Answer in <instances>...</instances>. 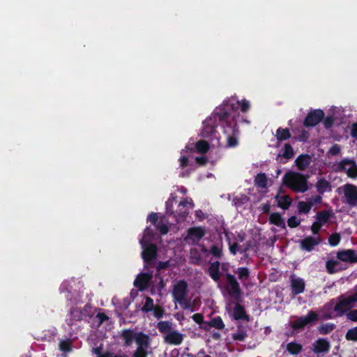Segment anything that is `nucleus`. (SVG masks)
Returning <instances> with one entry per match:
<instances>
[{
    "instance_id": "f257e3e1",
    "label": "nucleus",
    "mask_w": 357,
    "mask_h": 357,
    "mask_svg": "<svg viewBox=\"0 0 357 357\" xmlns=\"http://www.w3.org/2000/svg\"><path fill=\"white\" fill-rule=\"evenodd\" d=\"M337 300V302L335 305H334L335 301L334 298L324 305V310L328 311L324 314V319H328L334 317L331 310L336 312V317H342L354 306L349 296L345 297L344 295H340Z\"/></svg>"
},
{
    "instance_id": "f03ea898",
    "label": "nucleus",
    "mask_w": 357,
    "mask_h": 357,
    "mask_svg": "<svg viewBox=\"0 0 357 357\" xmlns=\"http://www.w3.org/2000/svg\"><path fill=\"white\" fill-rule=\"evenodd\" d=\"M307 178L301 173L289 171L284 174L283 183L296 192H305L309 189Z\"/></svg>"
},
{
    "instance_id": "7ed1b4c3",
    "label": "nucleus",
    "mask_w": 357,
    "mask_h": 357,
    "mask_svg": "<svg viewBox=\"0 0 357 357\" xmlns=\"http://www.w3.org/2000/svg\"><path fill=\"white\" fill-rule=\"evenodd\" d=\"M140 243L143 248L142 258L144 262L146 264L152 265L158 255V247L156 245L146 242L144 239L140 241Z\"/></svg>"
},
{
    "instance_id": "20e7f679",
    "label": "nucleus",
    "mask_w": 357,
    "mask_h": 357,
    "mask_svg": "<svg viewBox=\"0 0 357 357\" xmlns=\"http://www.w3.org/2000/svg\"><path fill=\"white\" fill-rule=\"evenodd\" d=\"M319 320L318 314L313 310L308 312L306 316H301L294 320L291 324V328L295 331L303 329L309 324H313Z\"/></svg>"
},
{
    "instance_id": "39448f33",
    "label": "nucleus",
    "mask_w": 357,
    "mask_h": 357,
    "mask_svg": "<svg viewBox=\"0 0 357 357\" xmlns=\"http://www.w3.org/2000/svg\"><path fill=\"white\" fill-rule=\"evenodd\" d=\"M184 241L188 244L197 245L206 234V229L202 227H190L186 231Z\"/></svg>"
},
{
    "instance_id": "423d86ee",
    "label": "nucleus",
    "mask_w": 357,
    "mask_h": 357,
    "mask_svg": "<svg viewBox=\"0 0 357 357\" xmlns=\"http://www.w3.org/2000/svg\"><path fill=\"white\" fill-rule=\"evenodd\" d=\"M227 286V289L231 297L239 301L241 297V289L236 278L231 273H226L225 275Z\"/></svg>"
},
{
    "instance_id": "0eeeda50",
    "label": "nucleus",
    "mask_w": 357,
    "mask_h": 357,
    "mask_svg": "<svg viewBox=\"0 0 357 357\" xmlns=\"http://www.w3.org/2000/svg\"><path fill=\"white\" fill-rule=\"evenodd\" d=\"M188 294V283L184 280H181L174 285L172 290V296L174 300L178 303H182L185 301V298Z\"/></svg>"
},
{
    "instance_id": "6e6552de",
    "label": "nucleus",
    "mask_w": 357,
    "mask_h": 357,
    "mask_svg": "<svg viewBox=\"0 0 357 357\" xmlns=\"http://www.w3.org/2000/svg\"><path fill=\"white\" fill-rule=\"evenodd\" d=\"M324 117V112L322 109H316L310 110L303 121L305 128L314 127L318 125Z\"/></svg>"
},
{
    "instance_id": "1a4fd4ad",
    "label": "nucleus",
    "mask_w": 357,
    "mask_h": 357,
    "mask_svg": "<svg viewBox=\"0 0 357 357\" xmlns=\"http://www.w3.org/2000/svg\"><path fill=\"white\" fill-rule=\"evenodd\" d=\"M340 172H347V176L351 178H357V164L355 160L344 158L338 164Z\"/></svg>"
},
{
    "instance_id": "9d476101",
    "label": "nucleus",
    "mask_w": 357,
    "mask_h": 357,
    "mask_svg": "<svg viewBox=\"0 0 357 357\" xmlns=\"http://www.w3.org/2000/svg\"><path fill=\"white\" fill-rule=\"evenodd\" d=\"M344 196L346 202L351 207L357 205V187L353 184H345L343 186Z\"/></svg>"
},
{
    "instance_id": "9b49d317",
    "label": "nucleus",
    "mask_w": 357,
    "mask_h": 357,
    "mask_svg": "<svg viewBox=\"0 0 357 357\" xmlns=\"http://www.w3.org/2000/svg\"><path fill=\"white\" fill-rule=\"evenodd\" d=\"M153 278V273H142L139 274L134 282V285L139 289V291L146 289Z\"/></svg>"
},
{
    "instance_id": "f8f14e48",
    "label": "nucleus",
    "mask_w": 357,
    "mask_h": 357,
    "mask_svg": "<svg viewBox=\"0 0 357 357\" xmlns=\"http://www.w3.org/2000/svg\"><path fill=\"white\" fill-rule=\"evenodd\" d=\"M330 349V342L326 338L319 337L312 344V351L315 354H326Z\"/></svg>"
},
{
    "instance_id": "ddd939ff",
    "label": "nucleus",
    "mask_w": 357,
    "mask_h": 357,
    "mask_svg": "<svg viewBox=\"0 0 357 357\" xmlns=\"http://www.w3.org/2000/svg\"><path fill=\"white\" fill-rule=\"evenodd\" d=\"M217 124L212 117L203 122L202 136L204 138L211 137L215 135Z\"/></svg>"
},
{
    "instance_id": "4468645a",
    "label": "nucleus",
    "mask_w": 357,
    "mask_h": 357,
    "mask_svg": "<svg viewBox=\"0 0 357 357\" xmlns=\"http://www.w3.org/2000/svg\"><path fill=\"white\" fill-rule=\"evenodd\" d=\"M337 258L342 261L354 264L357 262V254L354 250L347 249L338 251Z\"/></svg>"
},
{
    "instance_id": "2eb2a0df",
    "label": "nucleus",
    "mask_w": 357,
    "mask_h": 357,
    "mask_svg": "<svg viewBox=\"0 0 357 357\" xmlns=\"http://www.w3.org/2000/svg\"><path fill=\"white\" fill-rule=\"evenodd\" d=\"M320 238H316L313 236H307L301 241L300 247L303 250L311 252L314 249L315 246L320 243Z\"/></svg>"
},
{
    "instance_id": "dca6fc26",
    "label": "nucleus",
    "mask_w": 357,
    "mask_h": 357,
    "mask_svg": "<svg viewBox=\"0 0 357 357\" xmlns=\"http://www.w3.org/2000/svg\"><path fill=\"white\" fill-rule=\"evenodd\" d=\"M83 314L79 307H71L66 319V324L72 327L77 321H80L83 319Z\"/></svg>"
},
{
    "instance_id": "f3484780",
    "label": "nucleus",
    "mask_w": 357,
    "mask_h": 357,
    "mask_svg": "<svg viewBox=\"0 0 357 357\" xmlns=\"http://www.w3.org/2000/svg\"><path fill=\"white\" fill-rule=\"evenodd\" d=\"M229 116L230 114L227 111L223 108H220L219 112H215L213 113L212 118L215 121L218 119L219 122L222 123V126H224V124H226L229 127L230 125H232L228 121Z\"/></svg>"
},
{
    "instance_id": "a211bd4d",
    "label": "nucleus",
    "mask_w": 357,
    "mask_h": 357,
    "mask_svg": "<svg viewBox=\"0 0 357 357\" xmlns=\"http://www.w3.org/2000/svg\"><path fill=\"white\" fill-rule=\"evenodd\" d=\"M165 342L174 345H179L183 340V335L177 331H170L165 337Z\"/></svg>"
},
{
    "instance_id": "6ab92c4d",
    "label": "nucleus",
    "mask_w": 357,
    "mask_h": 357,
    "mask_svg": "<svg viewBox=\"0 0 357 357\" xmlns=\"http://www.w3.org/2000/svg\"><path fill=\"white\" fill-rule=\"evenodd\" d=\"M291 287L292 294L296 296L304 291L305 284L302 278H293L291 282Z\"/></svg>"
},
{
    "instance_id": "aec40b11",
    "label": "nucleus",
    "mask_w": 357,
    "mask_h": 357,
    "mask_svg": "<svg viewBox=\"0 0 357 357\" xmlns=\"http://www.w3.org/2000/svg\"><path fill=\"white\" fill-rule=\"evenodd\" d=\"M311 162V157L307 154H301L297 157L295 160L297 168L301 170H305Z\"/></svg>"
},
{
    "instance_id": "412c9836",
    "label": "nucleus",
    "mask_w": 357,
    "mask_h": 357,
    "mask_svg": "<svg viewBox=\"0 0 357 357\" xmlns=\"http://www.w3.org/2000/svg\"><path fill=\"white\" fill-rule=\"evenodd\" d=\"M233 317L235 320H250L249 316L246 314L245 307L239 303H236L234 308Z\"/></svg>"
},
{
    "instance_id": "4be33fe9",
    "label": "nucleus",
    "mask_w": 357,
    "mask_h": 357,
    "mask_svg": "<svg viewBox=\"0 0 357 357\" xmlns=\"http://www.w3.org/2000/svg\"><path fill=\"white\" fill-rule=\"evenodd\" d=\"M231 337L236 341L243 342L248 337L247 326L239 324L237 325L236 333H232Z\"/></svg>"
},
{
    "instance_id": "5701e85b",
    "label": "nucleus",
    "mask_w": 357,
    "mask_h": 357,
    "mask_svg": "<svg viewBox=\"0 0 357 357\" xmlns=\"http://www.w3.org/2000/svg\"><path fill=\"white\" fill-rule=\"evenodd\" d=\"M220 262L215 261L211 263L208 267V274L215 282H218L220 278Z\"/></svg>"
},
{
    "instance_id": "b1692460",
    "label": "nucleus",
    "mask_w": 357,
    "mask_h": 357,
    "mask_svg": "<svg viewBox=\"0 0 357 357\" xmlns=\"http://www.w3.org/2000/svg\"><path fill=\"white\" fill-rule=\"evenodd\" d=\"M317 191L319 194L323 195L326 191H331V185L329 181L324 178H320L316 183Z\"/></svg>"
},
{
    "instance_id": "393cba45",
    "label": "nucleus",
    "mask_w": 357,
    "mask_h": 357,
    "mask_svg": "<svg viewBox=\"0 0 357 357\" xmlns=\"http://www.w3.org/2000/svg\"><path fill=\"white\" fill-rule=\"evenodd\" d=\"M275 199L278 201V206L283 210L288 209L292 203V199L289 195L280 196L279 195H277L275 196Z\"/></svg>"
},
{
    "instance_id": "a878e982",
    "label": "nucleus",
    "mask_w": 357,
    "mask_h": 357,
    "mask_svg": "<svg viewBox=\"0 0 357 357\" xmlns=\"http://www.w3.org/2000/svg\"><path fill=\"white\" fill-rule=\"evenodd\" d=\"M137 347L148 348L150 344V337L143 332L137 333L135 339Z\"/></svg>"
},
{
    "instance_id": "bb28decb",
    "label": "nucleus",
    "mask_w": 357,
    "mask_h": 357,
    "mask_svg": "<svg viewBox=\"0 0 357 357\" xmlns=\"http://www.w3.org/2000/svg\"><path fill=\"white\" fill-rule=\"evenodd\" d=\"M136 334L130 329H124L121 331V337L124 340L125 346L128 347L132 344L135 339Z\"/></svg>"
},
{
    "instance_id": "cd10ccee",
    "label": "nucleus",
    "mask_w": 357,
    "mask_h": 357,
    "mask_svg": "<svg viewBox=\"0 0 357 357\" xmlns=\"http://www.w3.org/2000/svg\"><path fill=\"white\" fill-rule=\"evenodd\" d=\"M340 262L337 260L330 259L326 263V268L329 274H333L342 268L340 267Z\"/></svg>"
},
{
    "instance_id": "c85d7f7f",
    "label": "nucleus",
    "mask_w": 357,
    "mask_h": 357,
    "mask_svg": "<svg viewBox=\"0 0 357 357\" xmlns=\"http://www.w3.org/2000/svg\"><path fill=\"white\" fill-rule=\"evenodd\" d=\"M236 126V123H234V125H230L229 128L232 130V135H228L227 139V148H234L238 146V140L236 137V136L234 135L235 132V127Z\"/></svg>"
},
{
    "instance_id": "c756f323",
    "label": "nucleus",
    "mask_w": 357,
    "mask_h": 357,
    "mask_svg": "<svg viewBox=\"0 0 357 357\" xmlns=\"http://www.w3.org/2000/svg\"><path fill=\"white\" fill-rule=\"evenodd\" d=\"M269 222L271 224L276 225L280 227L284 228L285 223L281 215L279 213H273L270 215Z\"/></svg>"
},
{
    "instance_id": "7c9ffc66",
    "label": "nucleus",
    "mask_w": 357,
    "mask_h": 357,
    "mask_svg": "<svg viewBox=\"0 0 357 357\" xmlns=\"http://www.w3.org/2000/svg\"><path fill=\"white\" fill-rule=\"evenodd\" d=\"M331 212L328 211H321L317 213L316 222L322 226L326 224L331 218Z\"/></svg>"
},
{
    "instance_id": "2f4dec72",
    "label": "nucleus",
    "mask_w": 357,
    "mask_h": 357,
    "mask_svg": "<svg viewBox=\"0 0 357 357\" xmlns=\"http://www.w3.org/2000/svg\"><path fill=\"white\" fill-rule=\"evenodd\" d=\"M255 184L260 188L267 187L268 178L265 173H259L255 178Z\"/></svg>"
},
{
    "instance_id": "473e14b6",
    "label": "nucleus",
    "mask_w": 357,
    "mask_h": 357,
    "mask_svg": "<svg viewBox=\"0 0 357 357\" xmlns=\"http://www.w3.org/2000/svg\"><path fill=\"white\" fill-rule=\"evenodd\" d=\"M275 137L280 142L285 141L291 137V133L288 128H282L280 127L276 130Z\"/></svg>"
},
{
    "instance_id": "72a5a7b5",
    "label": "nucleus",
    "mask_w": 357,
    "mask_h": 357,
    "mask_svg": "<svg viewBox=\"0 0 357 357\" xmlns=\"http://www.w3.org/2000/svg\"><path fill=\"white\" fill-rule=\"evenodd\" d=\"M302 349V345L297 342H291L287 344V351L291 355H298Z\"/></svg>"
},
{
    "instance_id": "f704fd0d",
    "label": "nucleus",
    "mask_w": 357,
    "mask_h": 357,
    "mask_svg": "<svg viewBox=\"0 0 357 357\" xmlns=\"http://www.w3.org/2000/svg\"><path fill=\"white\" fill-rule=\"evenodd\" d=\"M206 326L215 328L218 330H222L225 328V324L220 316L215 317L211 321L206 323Z\"/></svg>"
},
{
    "instance_id": "c9c22d12",
    "label": "nucleus",
    "mask_w": 357,
    "mask_h": 357,
    "mask_svg": "<svg viewBox=\"0 0 357 357\" xmlns=\"http://www.w3.org/2000/svg\"><path fill=\"white\" fill-rule=\"evenodd\" d=\"M294 155V152L292 146L289 144H285L284 146V151L282 154L279 153L277 155V160L280 157H283L287 160L291 159Z\"/></svg>"
},
{
    "instance_id": "e433bc0d",
    "label": "nucleus",
    "mask_w": 357,
    "mask_h": 357,
    "mask_svg": "<svg viewBox=\"0 0 357 357\" xmlns=\"http://www.w3.org/2000/svg\"><path fill=\"white\" fill-rule=\"evenodd\" d=\"M190 262L195 265H200L202 257L197 249H191L190 252Z\"/></svg>"
},
{
    "instance_id": "4c0bfd02",
    "label": "nucleus",
    "mask_w": 357,
    "mask_h": 357,
    "mask_svg": "<svg viewBox=\"0 0 357 357\" xmlns=\"http://www.w3.org/2000/svg\"><path fill=\"white\" fill-rule=\"evenodd\" d=\"M335 328V325L333 323H326L320 325L317 329L321 335H327L331 333Z\"/></svg>"
},
{
    "instance_id": "58836bf2",
    "label": "nucleus",
    "mask_w": 357,
    "mask_h": 357,
    "mask_svg": "<svg viewBox=\"0 0 357 357\" xmlns=\"http://www.w3.org/2000/svg\"><path fill=\"white\" fill-rule=\"evenodd\" d=\"M234 273L238 275V278L241 280H247L250 277V271L247 267H239Z\"/></svg>"
},
{
    "instance_id": "ea45409f",
    "label": "nucleus",
    "mask_w": 357,
    "mask_h": 357,
    "mask_svg": "<svg viewBox=\"0 0 357 357\" xmlns=\"http://www.w3.org/2000/svg\"><path fill=\"white\" fill-rule=\"evenodd\" d=\"M195 149L199 153H206L209 149V144L204 140H199L195 144Z\"/></svg>"
},
{
    "instance_id": "a19ab883",
    "label": "nucleus",
    "mask_w": 357,
    "mask_h": 357,
    "mask_svg": "<svg viewBox=\"0 0 357 357\" xmlns=\"http://www.w3.org/2000/svg\"><path fill=\"white\" fill-rule=\"evenodd\" d=\"M312 207V204L309 202L301 201L298 203V211L300 213H308Z\"/></svg>"
},
{
    "instance_id": "79ce46f5",
    "label": "nucleus",
    "mask_w": 357,
    "mask_h": 357,
    "mask_svg": "<svg viewBox=\"0 0 357 357\" xmlns=\"http://www.w3.org/2000/svg\"><path fill=\"white\" fill-rule=\"evenodd\" d=\"M210 253L216 259H221L223 256L222 247L213 245L210 248Z\"/></svg>"
},
{
    "instance_id": "37998d69",
    "label": "nucleus",
    "mask_w": 357,
    "mask_h": 357,
    "mask_svg": "<svg viewBox=\"0 0 357 357\" xmlns=\"http://www.w3.org/2000/svg\"><path fill=\"white\" fill-rule=\"evenodd\" d=\"M157 328L162 333H169L172 328V324L168 321H161L158 323Z\"/></svg>"
},
{
    "instance_id": "c03bdc74",
    "label": "nucleus",
    "mask_w": 357,
    "mask_h": 357,
    "mask_svg": "<svg viewBox=\"0 0 357 357\" xmlns=\"http://www.w3.org/2000/svg\"><path fill=\"white\" fill-rule=\"evenodd\" d=\"M192 319L195 322L201 325L202 328H203L204 330H207V327H206L207 322H204V316L202 314H201V313L194 314L192 316Z\"/></svg>"
},
{
    "instance_id": "a18cd8bd",
    "label": "nucleus",
    "mask_w": 357,
    "mask_h": 357,
    "mask_svg": "<svg viewBox=\"0 0 357 357\" xmlns=\"http://www.w3.org/2000/svg\"><path fill=\"white\" fill-rule=\"evenodd\" d=\"M348 341L357 342V326L349 329L345 335Z\"/></svg>"
},
{
    "instance_id": "49530a36",
    "label": "nucleus",
    "mask_w": 357,
    "mask_h": 357,
    "mask_svg": "<svg viewBox=\"0 0 357 357\" xmlns=\"http://www.w3.org/2000/svg\"><path fill=\"white\" fill-rule=\"evenodd\" d=\"M155 305L153 303V300L149 296L146 297V302L144 306L142 307V311L144 313H147L150 311H152L154 308Z\"/></svg>"
},
{
    "instance_id": "de8ad7c7",
    "label": "nucleus",
    "mask_w": 357,
    "mask_h": 357,
    "mask_svg": "<svg viewBox=\"0 0 357 357\" xmlns=\"http://www.w3.org/2000/svg\"><path fill=\"white\" fill-rule=\"evenodd\" d=\"M341 240V236L339 233H333L328 238V243L330 245L335 247L337 246Z\"/></svg>"
},
{
    "instance_id": "09e8293b",
    "label": "nucleus",
    "mask_w": 357,
    "mask_h": 357,
    "mask_svg": "<svg viewBox=\"0 0 357 357\" xmlns=\"http://www.w3.org/2000/svg\"><path fill=\"white\" fill-rule=\"evenodd\" d=\"M60 349L63 352H70L72 351V344L70 342L63 340L59 344Z\"/></svg>"
},
{
    "instance_id": "8fccbe9b",
    "label": "nucleus",
    "mask_w": 357,
    "mask_h": 357,
    "mask_svg": "<svg viewBox=\"0 0 357 357\" xmlns=\"http://www.w3.org/2000/svg\"><path fill=\"white\" fill-rule=\"evenodd\" d=\"M301 224V220L295 215L290 217L287 220V225L290 228H296Z\"/></svg>"
},
{
    "instance_id": "3c124183",
    "label": "nucleus",
    "mask_w": 357,
    "mask_h": 357,
    "mask_svg": "<svg viewBox=\"0 0 357 357\" xmlns=\"http://www.w3.org/2000/svg\"><path fill=\"white\" fill-rule=\"evenodd\" d=\"M195 204L193 203V201L192 199L189 198H184L182 201L180 202L178 204V207H183L184 208H192L194 207Z\"/></svg>"
},
{
    "instance_id": "603ef678",
    "label": "nucleus",
    "mask_w": 357,
    "mask_h": 357,
    "mask_svg": "<svg viewBox=\"0 0 357 357\" xmlns=\"http://www.w3.org/2000/svg\"><path fill=\"white\" fill-rule=\"evenodd\" d=\"M147 348L137 347L133 354V357H147Z\"/></svg>"
},
{
    "instance_id": "864d4df0",
    "label": "nucleus",
    "mask_w": 357,
    "mask_h": 357,
    "mask_svg": "<svg viewBox=\"0 0 357 357\" xmlns=\"http://www.w3.org/2000/svg\"><path fill=\"white\" fill-rule=\"evenodd\" d=\"M189 214L188 209L179 208L176 211V216L178 217V221L185 220Z\"/></svg>"
},
{
    "instance_id": "5fc2aeb1",
    "label": "nucleus",
    "mask_w": 357,
    "mask_h": 357,
    "mask_svg": "<svg viewBox=\"0 0 357 357\" xmlns=\"http://www.w3.org/2000/svg\"><path fill=\"white\" fill-rule=\"evenodd\" d=\"M92 309L93 307L91 304L87 303L86 305H85L83 309H81V312L83 314V317H91L93 316Z\"/></svg>"
},
{
    "instance_id": "6e6d98bb",
    "label": "nucleus",
    "mask_w": 357,
    "mask_h": 357,
    "mask_svg": "<svg viewBox=\"0 0 357 357\" xmlns=\"http://www.w3.org/2000/svg\"><path fill=\"white\" fill-rule=\"evenodd\" d=\"M162 235H165L168 233L169 227L167 225L164 224L162 222H158L157 225L155 226Z\"/></svg>"
},
{
    "instance_id": "4d7b16f0",
    "label": "nucleus",
    "mask_w": 357,
    "mask_h": 357,
    "mask_svg": "<svg viewBox=\"0 0 357 357\" xmlns=\"http://www.w3.org/2000/svg\"><path fill=\"white\" fill-rule=\"evenodd\" d=\"M247 197L245 195H241V197H236L233 199V203L236 207L241 206L247 201Z\"/></svg>"
},
{
    "instance_id": "13d9d810",
    "label": "nucleus",
    "mask_w": 357,
    "mask_h": 357,
    "mask_svg": "<svg viewBox=\"0 0 357 357\" xmlns=\"http://www.w3.org/2000/svg\"><path fill=\"white\" fill-rule=\"evenodd\" d=\"M324 126L326 129L331 128L334 123V118L333 116H327L326 118L324 117Z\"/></svg>"
},
{
    "instance_id": "bf43d9fd",
    "label": "nucleus",
    "mask_w": 357,
    "mask_h": 357,
    "mask_svg": "<svg viewBox=\"0 0 357 357\" xmlns=\"http://www.w3.org/2000/svg\"><path fill=\"white\" fill-rule=\"evenodd\" d=\"M153 312V315L157 319H160L163 317L164 310L162 307L159 305H156L152 310Z\"/></svg>"
},
{
    "instance_id": "052dcab7",
    "label": "nucleus",
    "mask_w": 357,
    "mask_h": 357,
    "mask_svg": "<svg viewBox=\"0 0 357 357\" xmlns=\"http://www.w3.org/2000/svg\"><path fill=\"white\" fill-rule=\"evenodd\" d=\"M169 267H170V261L169 260L166 261H159L156 266V271L158 272H160L162 270L167 269Z\"/></svg>"
},
{
    "instance_id": "680f3d73",
    "label": "nucleus",
    "mask_w": 357,
    "mask_h": 357,
    "mask_svg": "<svg viewBox=\"0 0 357 357\" xmlns=\"http://www.w3.org/2000/svg\"><path fill=\"white\" fill-rule=\"evenodd\" d=\"M228 245H229V249L230 252L232 255H236V253H237V251H239V250H238V248H239L238 244L237 243H231V241L229 240ZM240 252L241 253L243 252L241 250H240Z\"/></svg>"
},
{
    "instance_id": "e2e57ef3",
    "label": "nucleus",
    "mask_w": 357,
    "mask_h": 357,
    "mask_svg": "<svg viewBox=\"0 0 357 357\" xmlns=\"http://www.w3.org/2000/svg\"><path fill=\"white\" fill-rule=\"evenodd\" d=\"M237 103L240 106L242 112H248L250 107V102L245 100H243L242 101H237Z\"/></svg>"
},
{
    "instance_id": "0e129e2a",
    "label": "nucleus",
    "mask_w": 357,
    "mask_h": 357,
    "mask_svg": "<svg viewBox=\"0 0 357 357\" xmlns=\"http://www.w3.org/2000/svg\"><path fill=\"white\" fill-rule=\"evenodd\" d=\"M96 318L98 319V326H100L101 324H102L105 321H107L109 319V317L102 312H98Z\"/></svg>"
},
{
    "instance_id": "69168bd1",
    "label": "nucleus",
    "mask_w": 357,
    "mask_h": 357,
    "mask_svg": "<svg viewBox=\"0 0 357 357\" xmlns=\"http://www.w3.org/2000/svg\"><path fill=\"white\" fill-rule=\"evenodd\" d=\"M147 220L149 221L154 226L158 222V216L156 213H151L148 215Z\"/></svg>"
},
{
    "instance_id": "338daca9",
    "label": "nucleus",
    "mask_w": 357,
    "mask_h": 357,
    "mask_svg": "<svg viewBox=\"0 0 357 357\" xmlns=\"http://www.w3.org/2000/svg\"><path fill=\"white\" fill-rule=\"evenodd\" d=\"M347 319H349L351 321L357 322V309L354 310H350L347 314Z\"/></svg>"
},
{
    "instance_id": "774afa93",
    "label": "nucleus",
    "mask_w": 357,
    "mask_h": 357,
    "mask_svg": "<svg viewBox=\"0 0 357 357\" xmlns=\"http://www.w3.org/2000/svg\"><path fill=\"white\" fill-rule=\"evenodd\" d=\"M309 137V132L305 130H302L301 134L298 137V140L299 142H305L308 139Z\"/></svg>"
}]
</instances>
